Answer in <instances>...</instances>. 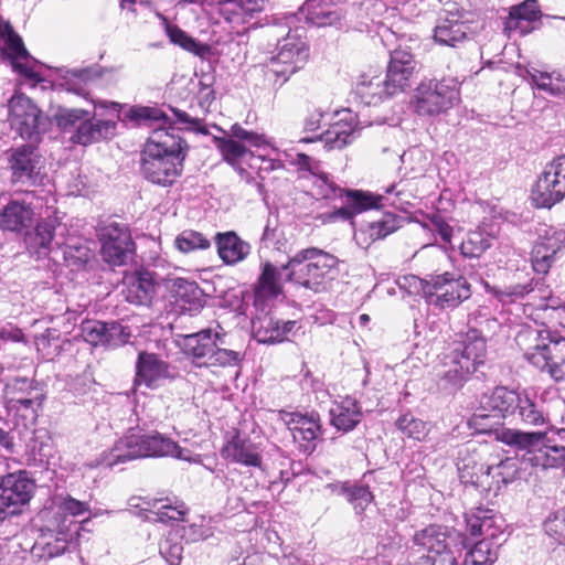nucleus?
I'll use <instances>...</instances> for the list:
<instances>
[{"instance_id":"nucleus-57","label":"nucleus","mask_w":565,"mask_h":565,"mask_svg":"<svg viewBox=\"0 0 565 565\" xmlns=\"http://www.w3.org/2000/svg\"><path fill=\"white\" fill-rule=\"evenodd\" d=\"M83 339L92 345H105L107 323L96 320L84 321L81 326Z\"/></svg>"},{"instance_id":"nucleus-52","label":"nucleus","mask_w":565,"mask_h":565,"mask_svg":"<svg viewBox=\"0 0 565 565\" xmlns=\"http://www.w3.org/2000/svg\"><path fill=\"white\" fill-rule=\"evenodd\" d=\"M57 513L64 514L56 518L55 522L58 523L63 518L79 516L89 511L88 502L79 501L68 494L60 495L55 500Z\"/></svg>"},{"instance_id":"nucleus-21","label":"nucleus","mask_w":565,"mask_h":565,"mask_svg":"<svg viewBox=\"0 0 565 565\" xmlns=\"http://www.w3.org/2000/svg\"><path fill=\"white\" fill-rule=\"evenodd\" d=\"M565 247V232L548 228L541 235L532 250V266L539 274H546L554 256Z\"/></svg>"},{"instance_id":"nucleus-13","label":"nucleus","mask_w":565,"mask_h":565,"mask_svg":"<svg viewBox=\"0 0 565 565\" xmlns=\"http://www.w3.org/2000/svg\"><path fill=\"white\" fill-rule=\"evenodd\" d=\"M102 244L100 254L107 264L124 266L135 254V243L129 228L116 222L102 226L98 231Z\"/></svg>"},{"instance_id":"nucleus-43","label":"nucleus","mask_w":565,"mask_h":565,"mask_svg":"<svg viewBox=\"0 0 565 565\" xmlns=\"http://www.w3.org/2000/svg\"><path fill=\"white\" fill-rule=\"evenodd\" d=\"M494 236L478 228L467 234L460 245L461 255L469 258L480 257L491 245Z\"/></svg>"},{"instance_id":"nucleus-15","label":"nucleus","mask_w":565,"mask_h":565,"mask_svg":"<svg viewBox=\"0 0 565 565\" xmlns=\"http://www.w3.org/2000/svg\"><path fill=\"white\" fill-rule=\"evenodd\" d=\"M9 118L11 126L25 139H36L46 129V117L23 94H15L10 98Z\"/></svg>"},{"instance_id":"nucleus-48","label":"nucleus","mask_w":565,"mask_h":565,"mask_svg":"<svg viewBox=\"0 0 565 565\" xmlns=\"http://www.w3.org/2000/svg\"><path fill=\"white\" fill-rule=\"evenodd\" d=\"M174 246L181 253L188 254L210 248L211 242L201 232L184 230L175 237Z\"/></svg>"},{"instance_id":"nucleus-12","label":"nucleus","mask_w":565,"mask_h":565,"mask_svg":"<svg viewBox=\"0 0 565 565\" xmlns=\"http://www.w3.org/2000/svg\"><path fill=\"white\" fill-rule=\"evenodd\" d=\"M565 198V154L546 164L531 193L536 207H552Z\"/></svg>"},{"instance_id":"nucleus-44","label":"nucleus","mask_w":565,"mask_h":565,"mask_svg":"<svg viewBox=\"0 0 565 565\" xmlns=\"http://www.w3.org/2000/svg\"><path fill=\"white\" fill-rule=\"evenodd\" d=\"M227 344L224 335L215 333L214 348L209 358V362L212 365L220 366H236L243 360V353L238 350H232L225 348Z\"/></svg>"},{"instance_id":"nucleus-46","label":"nucleus","mask_w":565,"mask_h":565,"mask_svg":"<svg viewBox=\"0 0 565 565\" xmlns=\"http://www.w3.org/2000/svg\"><path fill=\"white\" fill-rule=\"evenodd\" d=\"M159 17H160V19H162L164 26H166L164 28L166 33L173 44L179 45L182 49H184L191 53L198 54V55H201L202 53L205 52V50H206L205 45L199 43L193 38L188 35L178 25L169 23L168 20L163 15L159 14Z\"/></svg>"},{"instance_id":"nucleus-28","label":"nucleus","mask_w":565,"mask_h":565,"mask_svg":"<svg viewBox=\"0 0 565 565\" xmlns=\"http://www.w3.org/2000/svg\"><path fill=\"white\" fill-rule=\"evenodd\" d=\"M282 266L278 268L270 262L262 264L260 275L254 290L256 306L263 305L268 300L276 299L282 294Z\"/></svg>"},{"instance_id":"nucleus-26","label":"nucleus","mask_w":565,"mask_h":565,"mask_svg":"<svg viewBox=\"0 0 565 565\" xmlns=\"http://www.w3.org/2000/svg\"><path fill=\"white\" fill-rule=\"evenodd\" d=\"M337 1L329 0H307L301 8V13L307 22L318 28L343 25L344 15L335 7Z\"/></svg>"},{"instance_id":"nucleus-41","label":"nucleus","mask_w":565,"mask_h":565,"mask_svg":"<svg viewBox=\"0 0 565 565\" xmlns=\"http://www.w3.org/2000/svg\"><path fill=\"white\" fill-rule=\"evenodd\" d=\"M214 140L223 159L233 168L238 170L239 173L246 172L239 166L242 161L248 157H252V152L247 149V147L233 138L215 137Z\"/></svg>"},{"instance_id":"nucleus-9","label":"nucleus","mask_w":565,"mask_h":565,"mask_svg":"<svg viewBox=\"0 0 565 565\" xmlns=\"http://www.w3.org/2000/svg\"><path fill=\"white\" fill-rule=\"evenodd\" d=\"M3 401L9 413L35 420L38 411L43 404L44 394L35 380L14 376L4 385Z\"/></svg>"},{"instance_id":"nucleus-7","label":"nucleus","mask_w":565,"mask_h":565,"mask_svg":"<svg viewBox=\"0 0 565 565\" xmlns=\"http://www.w3.org/2000/svg\"><path fill=\"white\" fill-rule=\"evenodd\" d=\"M460 100L459 81L444 77L440 81H422L413 93L411 105L418 116L436 117L448 113Z\"/></svg>"},{"instance_id":"nucleus-54","label":"nucleus","mask_w":565,"mask_h":565,"mask_svg":"<svg viewBox=\"0 0 565 565\" xmlns=\"http://www.w3.org/2000/svg\"><path fill=\"white\" fill-rule=\"evenodd\" d=\"M29 447L35 459L40 461L49 460L53 454V443L50 433L44 428L35 430Z\"/></svg>"},{"instance_id":"nucleus-37","label":"nucleus","mask_w":565,"mask_h":565,"mask_svg":"<svg viewBox=\"0 0 565 565\" xmlns=\"http://www.w3.org/2000/svg\"><path fill=\"white\" fill-rule=\"evenodd\" d=\"M75 324V313L66 312L60 318L55 319V327L46 329L44 333L35 338V345L39 352H42L45 358H50L54 352L50 351L53 343H56L62 333H71Z\"/></svg>"},{"instance_id":"nucleus-19","label":"nucleus","mask_w":565,"mask_h":565,"mask_svg":"<svg viewBox=\"0 0 565 565\" xmlns=\"http://www.w3.org/2000/svg\"><path fill=\"white\" fill-rule=\"evenodd\" d=\"M470 372L469 362L459 358V351L452 350L434 366V376L441 391L457 390Z\"/></svg>"},{"instance_id":"nucleus-1","label":"nucleus","mask_w":565,"mask_h":565,"mask_svg":"<svg viewBox=\"0 0 565 565\" xmlns=\"http://www.w3.org/2000/svg\"><path fill=\"white\" fill-rule=\"evenodd\" d=\"M185 156V142L178 129L154 128L141 152L142 175L154 184L171 185L181 174Z\"/></svg>"},{"instance_id":"nucleus-6","label":"nucleus","mask_w":565,"mask_h":565,"mask_svg":"<svg viewBox=\"0 0 565 565\" xmlns=\"http://www.w3.org/2000/svg\"><path fill=\"white\" fill-rule=\"evenodd\" d=\"M54 120L64 132H72L70 136L72 143L84 147L111 139L116 135L115 121H94L93 114L85 109L60 107L54 114Z\"/></svg>"},{"instance_id":"nucleus-16","label":"nucleus","mask_w":565,"mask_h":565,"mask_svg":"<svg viewBox=\"0 0 565 565\" xmlns=\"http://www.w3.org/2000/svg\"><path fill=\"white\" fill-rule=\"evenodd\" d=\"M0 38L4 42L3 50L13 70L34 83L41 82L42 77L36 71L39 62L29 54L22 39L14 33L8 22H0Z\"/></svg>"},{"instance_id":"nucleus-47","label":"nucleus","mask_w":565,"mask_h":565,"mask_svg":"<svg viewBox=\"0 0 565 565\" xmlns=\"http://www.w3.org/2000/svg\"><path fill=\"white\" fill-rule=\"evenodd\" d=\"M97 73L93 68H76L67 71L63 77V82L60 84L67 92H73L81 96H86L87 83L96 77Z\"/></svg>"},{"instance_id":"nucleus-27","label":"nucleus","mask_w":565,"mask_h":565,"mask_svg":"<svg viewBox=\"0 0 565 565\" xmlns=\"http://www.w3.org/2000/svg\"><path fill=\"white\" fill-rule=\"evenodd\" d=\"M221 454L223 458L246 467L262 466V456L256 445L237 431L226 440Z\"/></svg>"},{"instance_id":"nucleus-60","label":"nucleus","mask_w":565,"mask_h":565,"mask_svg":"<svg viewBox=\"0 0 565 565\" xmlns=\"http://www.w3.org/2000/svg\"><path fill=\"white\" fill-rule=\"evenodd\" d=\"M546 534L555 539H565V508L552 513L544 522Z\"/></svg>"},{"instance_id":"nucleus-22","label":"nucleus","mask_w":565,"mask_h":565,"mask_svg":"<svg viewBox=\"0 0 565 565\" xmlns=\"http://www.w3.org/2000/svg\"><path fill=\"white\" fill-rule=\"evenodd\" d=\"M282 420L288 426L292 434L294 440L297 443L306 441L301 445L305 451L313 450V441L321 434V425L319 415L316 413L301 414V413H282Z\"/></svg>"},{"instance_id":"nucleus-53","label":"nucleus","mask_w":565,"mask_h":565,"mask_svg":"<svg viewBox=\"0 0 565 565\" xmlns=\"http://www.w3.org/2000/svg\"><path fill=\"white\" fill-rule=\"evenodd\" d=\"M531 461L542 468H554L565 462V447H544L537 451Z\"/></svg>"},{"instance_id":"nucleus-63","label":"nucleus","mask_w":565,"mask_h":565,"mask_svg":"<svg viewBox=\"0 0 565 565\" xmlns=\"http://www.w3.org/2000/svg\"><path fill=\"white\" fill-rule=\"evenodd\" d=\"M533 289L534 288H533L532 282H529L525 285L519 284V285L509 287L505 290L497 291L495 295L502 301H504L505 298H510V300L513 301L516 298H522L525 295L530 294L531 291H533Z\"/></svg>"},{"instance_id":"nucleus-33","label":"nucleus","mask_w":565,"mask_h":565,"mask_svg":"<svg viewBox=\"0 0 565 565\" xmlns=\"http://www.w3.org/2000/svg\"><path fill=\"white\" fill-rule=\"evenodd\" d=\"M215 244L220 258L226 265H235L244 260L250 253V245L235 232L217 233Z\"/></svg>"},{"instance_id":"nucleus-11","label":"nucleus","mask_w":565,"mask_h":565,"mask_svg":"<svg viewBox=\"0 0 565 565\" xmlns=\"http://www.w3.org/2000/svg\"><path fill=\"white\" fill-rule=\"evenodd\" d=\"M35 487L25 470L0 477V520L20 514L32 499Z\"/></svg>"},{"instance_id":"nucleus-36","label":"nucleus","mask_w":565,"mask_h":565,"mask_svg":"<svg viewBox=\"0 0 565 565\" xmlns=\"http://www.w3.org/2000/svg\"><path fill=\"white\" fill-rule=\"evenodd\" d=\"M347 206L340 207L335 211V215L343 220H349L353 215L362 213L369 209L377 207L382 200H390L386 196L373 195L367 192L358 190L345 191Z\"/></svg>"},{"instance_id":"nucleus-10","label":"nucleus","mask_w":565,"mask_h":565,"mask_svg":"<svg viewBox=\"0 0 565 565\" xmlns=\"http://www.w3.org/2000/svg\"><path fill=\"white\" fill-rule=\"evenodd\" d=\"M414 544L436 555L441 559L437 565H458L456 552L463 547V537L460 533L439 524H431L417 531L413 537Z\"/></svg>"},{"instance_id":"nucleus-42","label":"nucleus","mask_w":565,"mask_h":565,"mask_svg":"<svg viewBox=\"0 0 565 565\" xmlns=\"http://www.w3.org/2000/svg\"><path fill=\"white\" fill-rule=\"evenodd\" d=\"M215 343V333L210 329L188 334L183 340V349L186 354L195 359L209 360Z\"/></svg>"},{"instance_id":"nucleus-59","label":"nucleus","mask_w":565,"mask_h":565,"mask_svg":"<svg viewBox=\"0 0 565 565\" xmlns=\"http://www.w3.org/2000/svg\"><path fill=\"white\" fill-rule=\"evenodd\" d=\"M130 335L127 327L117 322L107 323L105 345L110 348L124 345L129 341Z\"/></svg>"},{"instance_id":"nucleus-38","label":"nucleus","mask_w":565,"mask_h":565,"mask_svg":"<svg viewBox=\"0 0 565 565\" xmlns=\"http://www.w3.org/2000/svg\"><path fill=\"white\" fill-rule=\"evenodd\" d=\"M452 351H459V358L469 362V369L473 372L477 365L482 364L487 345L486 340L477 330H471L466 334L465 340L459 343Z\"/></svg>"},{"instance_id":"nucleus-50","label":"nucleus","mask_w":565,"mask_h":565,"mask_svg":"<svg viewBox=\"0 0 565 565\" xmlns=\"http://www.w3.org/2000/svg\"><path fill=\"white\" fill-rule=\"evenodd\" d=\"M312 193L319 199L334 200L342 198L345 191L331 181L326 173L318 171L312 175Z\"/></svg>"},{"instance_id":"nucleus-49","label":"nucleus","mask_w":565,"mask_h":565,"mask_svg":"<svg viewBox=\"0 0 565 565\" xmlns=\"http://www.w3.org/2000/svg\"><path fill=\"white\" fill-rule=\"evenodd\" d=\"M259 326L253 323L258 342L276 343L284 341V331L280 330V321L271 317L259 319Z\"/></svg>"},{"instance_id":"nucleus-17","label":"nucleus","mask_w":565,"mask_h":565,"mask_svg":"<svg viewBox=\"0 0 565 565\" xmlns=\"http://www.w3.org/2000/svg\"><path fill=\"white\" fill-rule=\"evenodd\" d=\"M174 377V369L156 353L142 351L136 362L135 385L157 388L160 384Z\"/></svg>"},{"instance_id":"nucleus-64","label":"nucleus","mask_w":565,"mask_h":565,"mask_svg":"<svg viewBox=\"0 0 565 565\" xmlns=\"http://www.w3.org/2000/svg\"><path fill=\"white\" fill-rule=\"evenodd\" d=\"M212 530L206 524L205 519H202L200 524H191L188 530V535L193 541L206 540L207 537L212 536Z\"/></svg>"},{"instance_id":"nucleus-35","label":"nucleus","mask_w":565,"mask_h":565,"mask_svg":"<svg viewBox=\"0 0 565 565\" xmlns=\"http://www.w3.org/2000/svg\"><path fill=\"white\" fill-rule=\"evenodd\" d=\"M524 77L537 89L551 96L565 94V74L559 71L545 72L531 67L525 70Z\"/></svg>"},{"instance_id":"nucleus-39","label":"nucleus","mask_w":565,"mask_h":565,"mask_svg":"<svg viewBox=\"0 0 565 565\" xmlns=\"http://www.w3.org/2000/svg\"><path fill=\"white\" fill-rule=\"evenodd\" d=\"M388 92L386 79H383L381 76H363L355 89L356 96L365 105H376L384 98L394 96V94H390Z\"/></svg>"},{"instance_id":"nucleus-40","label":"nucleus","mask_w":565,"mask_h":565,"mask_svg":"<svg viewBox=\"0 0 565 565\" xmlns=\"http://www.w3.org/2000/svg\"><path fill=\"white\" fill-rule=\"evenodd\" d=\"M481 430L492 431L491 428H481ZM493 434L497 440L519 449L530 448L539 444L544 437V434L542 433H524L518 429L505 427L494 429Z\"/></svg>"},{"instance_id":"nucleus-25","label":"nucleus","mask_w":565,"mask_h":565,"mask_svg":"<svg viewBox=\"0 0 565 565\" xmlns=\"http://www.w3.org/2000/svg\"><path fill=\"white\" fill-rule=\"evenodd\" d=\"M468 29L458 10H446L434 29V39L441 45L456 47L467 39Z\"/></svg>"},{"instance_id":"nucleus-18","label":"nucleus","mask_w":565,"mask_h":565,"mask_svg":"<svg viewBox=\"0 0 565 565\" xmlns=\"http://www.w3.org/2000/svg\"><path fill=\"white\" fill-rule=\"evenodd\" d=\"M79 527L74 520L63 518L42 535L41 540L36 542L35 548L42 551L41 556L49 558L58 556L67 550L68 544L76 540Z\"/></svg>"},{"instance_id":"nucleus-34","label":"nucleus","mask_w":565,"mask_h":565,"mask_svg":"<svg viewBox=\"0 0 565 565\" xmlns=\"http://www.w3.org/2000/svg\"><path fill=\"white\" fill-rule=\"evenodd\" d=\"M330 423L338 430H352L362 418V412L358 402L347 396L339 402H334L330 411Z\"/></svg>"},{"instance_id":"nucleus-31","label":"nucleus","mask_w":565,"mask_h":565,"mask_svg":"<svg viewBox=\"0 0 565 565\" xmlns=\"http://www.w3.org/2000/svg\"><path fill=\"white\" fill-rule=\"evenodd\" d=\"M348 115L349 118L333 122L330 128L318 138H302L300 141L312 142L320 140L323 141L326 147L330 150L342 149L353 140L356 131V125L354 124L353 117L351 114Z\"/></svg>"},{"instance_id":"nucleus-56","label":"nucleus","mask_w":565,"mask_h":565,"mask_svg":"<svg viewBox=\"0 0 565 565\" xmlns=\"http://www.w3.org/2000/svg\"><path fill=\"white\" fill-rule=\"evenodd\" d=\"M486 473L491 476L497 483H509L516 475L515 462L511 458H505L497 465L488 466Z\"/></svg>"},{"instance_id":"nucleus-30","label":"nucleus","mask_w":565,"mask_h":565,"mask_svg":"<svg viewBox=\"0 0 565 565\" xmlns=\"http://www.w3.org/2000/svg\"><path fill=\"white\" fill-rule=\"evenodd\" d=\"M466 523L472 536L483 535L484 539L491 541L503 534L502 519L492 510L477 509L475 512L467 513Z\"/></svg>"},{"instance_id":"nucleus-45","label":"nucleus","mask_w":565,"mask_h":565,"mask_svg":"<svg viewBox=\"0 0 565 565\" xmlns=\"http://www.w3.org/2000/svg\"><path fill=\"white\" fill-rule=\"evenodd\" d=\"M497 547L491 541L482 539L467 553L463 565H492L498 558Z\"/></svg>"},{"instance_id":"nucleus-51","label":"nucleus","mask_w":565,"mask_h":565,"mask_svg":"<svg viewBox=\"0 0 565 565\" xmlns=\"http://www.w3.org/2000/svg\"><path fill=\"white\" fill-rule=\"evenodd\" d=\"M396 426L404 435L415 440H423L429 431L427 423L415 418L411 414L401 416L396 422Z\"/></svg>"},{"instance_id":"nucleus-14","label":"nucleus","mask_w":565,"mask_h":565,"mask_svg":"<svg viewBox=\"0 0 565 565\" xmlns=\"http://www.w3.org/2000/svg\"><path fill=\"white\" fill-rule=\"evenodd\" d=\"M307 43L300 35H287L278 44V53L267 64V72L286 82L300 70L308 58Z\"/></svg>"},{"instance_id":"nucleus-8","label":"nucleus","mask_w":565,"mask_h":565,"mask_svg":"<svg viewBox=\"0 0 565 565\" xmlns=\"http://www.w3.org/2000/svg\"><path fill=\"white\" fill-rule=\"evenodd\" d=\"M420 288L426 301L439 309L456 308L471 296L467 279L448 271L422 280Z\"/></svg>"},{"instance_id":"nucleus-20","label":"nucleus","mask_w":565,"mask_h":565,"mask_svg":"<svg viewBox=\"0 0 565 565\" xmlns=\"http://www.w3.org/2000/svg\"><path fill=\"white\" fill-rule=\"evenodd\" d=\"M416 62L407 50L395 49L391 53V61L386 74V87L390 94H398L409 86V79L415 71Z\"/></svg>"},{"instance_id":"nucleus-2","label":"nucleus","mask_w":565,"mask_h":565,"mask_svg":"<svg viewBox=\"0 0 565 565\" xmlns=\"http://www.w3.org/2000/svg\"><path fill=\"white\" fill-rule=\"evenodd\" d=\"M515 343L524 360L555 383L565 382V337L556 330L523 326Z\"/></svg>"},{"instance_id":"nucleus-62","label":"nucleus","mask_w":565,"mask_h":565,"mask_svg":"<svg viewBox=\"0 0 565 565\" xmlns=\"http://www.w3.org/2000/svg\"><path fill=\"white\" fill-rule=\"evenodd\" d=\"M172 286L175 296L184 300L195 299L201 292L196 282L184 278H175Z\"/></svg>"},{"instance_id":"nucleus-58","label":"nucleus","mask_w":565,"mask_h":565,"mask_svg":"<svg viewBox=\"0 0 565 565\" xmlns=\"http://www.w3.org/2000/svg\"><path fill=\"white\" fill-rule=\"evenodd\" d=\"M55 224L56 220L50 217L38 223L33 237L34 244L41 248H49L54 237Z\"/></svg>"},{"instance_id":"nucleus-23","label":"nucleus","mask_w":565,"mask_h":565,"mask_svg":"<svg viewBox=\"0 0 565 565\" xmlns=\"http://www.w3.org/2000/svg\"><path fill=\"white\" fill-rule=\"evenodd\" d=\"M14 182L36 183L41 170V157L28 145L14 149L9 159Z\"/></svg>"},{"instance_id":"nucleus-61","label":"nucleus","mask_w":565,"mask_h":565,"mask_svg":"<svg viewBox=\"0 0 565 565\" xmlns=\"http://www.w3.org/2000/svg\"><path fill=\"white\" fill-rule=\"evenodd\" d=\"M231 132H232V136L230 138L238 140L239 142H245L246 145H248L250 147L260 148V147L267 145V141L263 135H258L256 132L248 131L237 124L232 126Z\"/></svg>"},{"instance_id":"nucleus-24","label":"nucleus","mask_w":565,"mask_h":565,"mask_svg":"<svg viewBox=\"0 0 565 565\" xmlns=\"http://www.w3.org/2000/svg\"><path fill=\"white\" fill-rule=\"evenodd\" d=\"M541 19L536 0H525L510 9L504 22V32L509 38L526 35L534 30L533 23Z\"/></svg>"},{"instance_id":"nucleus-55","label":"nucleus","mask_w":565,"mask_h":565,"mask_svg":"<svg viewBox=\"0 0 565 565\" xmlns=\"http://www.w3.org/2000/svg\"><path fill=\"white\" fill-rule=\"evenodd\" d=\"M342 490L358 513H362L373 500V494L366 486L343 487Z\"/></svg>"},{"instance_id":"nucleus-5","label":"nucleus","mask_w":565,"mask_h":565,"mask_svg":"<svg viewBox=\"0 0 565 565\" xmlns=\"http://www.w3.org/2000/svg\"><path fill=\"white\" fill-rule=\"evenodd\" d=\"M339 259L332 254L317 247L298 250L282 265L286 280L315 292L326 290L337 269Z\"/></svg>"},{"instance_id":"nucleus-29","label":"nucleus","mask_w":565,"mask_h":565,"mask_svg":"<svg viewBox=\"0 0 565 565\" xmlns=\"http://www.w3.org/2000/svg\"><path fill=\"white\" fill-rule=\"evenodd\" d=\"M125 298L136 305H148L156 294L157 284L150 271H136L124 279Z\"/></svg>"},{"instance_id":"nucleus-4","label":"nucleus","mask_w":565,"mask_h":565,"mask_svg":"<svg viewBox=\"0 0 565 565\" xmlns=\"http://www.w3.org/2000/svg\"><path fill=\"white\" fill-rule=\"evenodd\" d=\"M146 457H173L194 461L190 451L183 450L175 441L159 433L151 435L129 434L120 438L114 447L103 455L96 466L113 467L129 460Z\"/></svg>"},{"instance_id":"nucleus-32","label":"nucleus","mask_w":565,"mask_h":565,"mask_svg":"<svg viewBox=\"0 0 565 565\" xmlns=\"http://www.w3.org/2000/svg\"><path fill=\"white\" fill-rule=\"evenodd\" d=\"M34 217L31 202L11 201L0 212V227L7 231L20 232L28 228Z\"/></svg>"},{"instance_id":"nucleus-3","label":"nucleus","mask_w":565,"mask_h":565,"mask_svg":"<svg viewBox=\"0 0 565 565\" xmlns=\"http://www.w3.org/2000/svg\"><path fill=\"white\" fill-rule=\"evenodd\" d=\"M488 418H493L495 424H499L500 419H508L511 424L519 420L530 426L546 424V416L529 394L502 386L482 397L480 411L473 415L472 422L481 426V420Z\"/></svg>"}]
</instances>
